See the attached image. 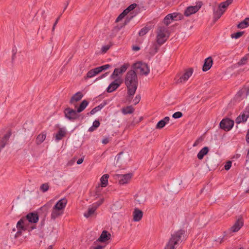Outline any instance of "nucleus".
Here are the masks:
<instances>
[{"label": "nucleus", "instance_id": "obj_3", "mask_svg": "<svg viewBox=\"0 0 249 249\" xmlns=\"http://www.w3.org/2000/svg\"><path fill=\"white\" fill-rule=\"evenodd\" d=\"M67 202L66 198L60 199L53 208L51 218H56L61 216L64 213Z\"/></svg>", "mask_w": 249, "mask_h": 249}, {"label": "nucleus", "instance_id": "obj_43", "mask_svg": "<svg viewBox=\"0 0 249 249\" xmlns=\"http://www.w3.org/2000/svg\"><path fill=\"white\" fill-rule=\"evenodd\" d=\"M127 13L124 11V10L117 17L116 19V22H118L121 20L126 15H127Z\"/></svg>", "mask_w": 249, "mask_h": 249}, {"label": "nucleus", "instance_id": "obj_41", "mask_svg": "<svg viewBox=\"0 0 249 249\" xmlns=\"http://www.w3.org/2000/svg\"><path fill=\"white\" fill-rule=\"evenodd\" d=\"M121 73L120 72H119V69L116 68L114 69L113 73L111 74L110 77L111 79H116L118 78L117 77Z\"/></svg>", "mask_w": 249, "mask_h": 249}, {"label": "nucleus", "instance_id": "obj_55", "mask_svg": "<svg viewBox=\"0 0 249 249\" xmlns=\"http://www.w3.org/2000/svg\"><path fill=\"white\" fill-rule=\"evenodd\" d=\"M104 246H101V245H98L95 247H91L90 248V249H104Z\"/></svg>", "mask_w": 249, "mask_h": 249}, {"label": "nucleus", "instance_id": "obj_21", "mask_svg": "<svg viewBox=\"0 0 249 249\" xmlns=\"http://www.w3.org/2000/svg\"><path fill=\"white\" fill-rule=\"evenodd\" d=\"M170 118L168 116L164 117L163 119L160 121L157 124L156 128L157 129H161L165 125L169 123Z\"/></svg>", "mask_w": 249, "mask_h": 249}, {"label": "nucleus", "instance_id": "obj_56", "mask_svg": "<svg viewBox=\"0 0 249 249\" xmlns=\"http://www.w3.org/2000/svg\"><path fill=\"white\" fill-rule=\"evenodd\" d=\"M62 15V14L60 15V16L56 19L55 22H54V23L53 24V28H52V31H53L54 29H55V26L56 25V24H57L59 20V18H60V17L61 16V15Z\"/></svg>", "mask_w": 249, "mask_h": 249}, {"label": "nucleus", "instance_id": "obj_61", "mask_svg": "<svg viewBox=\"0 0 249 249\" xmlns=\"http://www.w3.org/2000/svg\"><path fill=\"white\" fill-rule=\"evenodd\" d=\"M233 1V0H227L225 2V3H226L228 6H229L230 4H231Z\"/></svg>", "mask_w": 249, "mask_h": 249}, {"label": "nucleus", "instance_id": "obj_20", "mask_svg": "<svg viewBox=\"0 0 249 249\" xmlns=\"http://www.w3.org/2000/svg\"><path fill=\"white\" fill-rule=\"evenodd\" d=\"M161 46V45H160L157 42H153V43H152L151 45L150 46V47L149 48V51H148V53L151 55H155L158 52L160 47Z\"/></svg>", "mask_w": 249, "mask_h": 249}, {"label": "nucleus", "instance_id": "obj_18", "mask_svg": "<svg viewBox=\"0 0 249 249\" xmlns=\"http://www.w3.org/2000/svg\"><path fill=\"white\" fill-rule=\"evenodd\" d=\"M213 61L211 57H209L205 59L204 63L202 68L203 71H207L209 70L212 66Z\"/></svg>", "mask_w": 249, "mask_h": 249}, {"label": "nucleus", "instance_id": "obj_32", "mask_svg": "<svg viewBox=\"0 0 249 249\" xmlns=\"http://www.w3.org/2000/svg\"><path fill=\"white\" fill-rule=\"evenodd\" d=\"M143 216L142 212L138 208L135 209L133 212V218H142Z\"/></svg>", "mask_w": 249, "mask_h": 249}, {"label": "nucleus", "instance_id": "obj_47", "mask_svg": "<svg viewBox=\"0 0 249 249\" xmlns=\"http://www.w3.org/2000/svg\"><path fill=\"white\" fill-rule=\"evenodd\" d=\"M231 166V161H228L226 162V164L224 166V168L226 170H229Z\"/></svg>", "mask_w": 249, "mask_h": 249}, {"label": "nucleus", "instance_id": "obj_59", "mask_svg": "<svg viewBox=\"0 0 249 249\" xmlns=\"http://www.w3.org/2000/svg\"><path fill=\"white\" fill-rule=\"evenodd\" d=\"M107 74H108V73L106 72V73L102 74L101 76H100L98 78H97L96 80H97V79H102V78L105 77L106 76H107Z\"/></svg>", "mask_w": 249, "mask_h": 249}, {"label": "nucleus", "instance_id": "obj_28", "mask_svg": "<svg viewBox=\"0 0 249 249\" xmlns=\"http://www.w3.org/2000/svg\"><path fill=\"white\" fill-rule=\"evenodd\" d=\"M89 105V102L86 100H84L80 104L79 107L77 109V112H81L83 111Z\"/></svg>", "mask_w": 249, "mask_h": 249}, {"label": "nucleus", "instance_id": "obj_1", "mask_svg": "<svg viewBox=\"0 0 249 249\" xmlns=\"http://www.w3.org/2000/svg\"><path fill=\"white\" fill-rule=\"evenodd\" d=\"M124 83L127 88V100L131 102L138 86L137 75L134 70H130L126 73Z\"/></svg>", "mask_w": 249, "mask_h": 249}, {"label": "nucleus", "instance_id": "obj_60", "mask_svg": "<svg viewBox=\"0 0 249 249\" xmlns=\"http://www.w3.org/2000/svg\"><path fill=\"white\" fill-rule=\"evenodd\" d=\"M108 142H109V140H108V139L107 138L104 139L102 141V143L105 144H107Z\"/></svg>", "mask_w": 249, "mask_h": 249}, {"label": "nucleus", "instance_id": "obj_34", "mask_svg": "<svg viewBox=\"0 0 249 249\" xmlns=\"http://www.w3.org/2000/svg\"><path fill=\"white\" fill-rule=\"evenodd\" d=\"M21 218H38V215L36 212L29 213L25 216H22Z\"/></svg>", "mask_w": 249, "mask_h": 249}, {"label": "nucleus", "instance_id": "obj_45", "mask_svg": "<svg viewBox=\"0 0 249 249\" xmlns=\"http://www.w3.org/2000/svg\"><path fill=\"white\" fill-rule=\"evenodd\" d=\"M141 100V95L140 94H137L135 97L134 99L133 100V103L134 105H136L139 103Z\"/></svg>", "mask_w": 249, "mask_h": 249}, {"label": "nucleus", "instance_id": "obj_5", "mask_svg": "<svg viewBox=\"0 0 249 249\" xmlns=\"http://www.w3.org/2000/svg\"><path fill=\"white\" fill-rule=\"evenodd\" d=\"M134 68L136 71L141 75H147L150 71L147 64L142 62L135 63L134 65Z\"/></svg>", "mask_w": 249, "mask_h": 249}, {"label": "nucleus", "instance_id": "obj_44", "mask_svg": "<svg viewBox=\"0 0 249 249\" xmlns=\"http://www.w3.org/2000/svg\"><path fill=\"white\" fill-rule=\"evenodd\" d=\"M228 7V5L225 2H221L218 5V8L222 11H225V9Z\"/></svg>", "mask_w": 249, "mask_h": 249}, {"label": "nucleus", "instance_id": "obj_17", "mask_svg": "<svg viewBox=\"0 0 249 249\" xmlns=\"http://www.w3.org/2000/svg\"><path fill=\"white\" fill-rule=\"evenodd\" d=\"M111 234L107 231H103L99 237L97 239V241L100 242H106L110 239Z\"/></svg>", "mask_w": 249, "mask_h": 249}, {"label": "nucleus", "instance_id": "obj_9", "mask_svg": "<svg viewBox=\"0 0 249 249\" xmlns=\"http://www.w3.org/2000/svg\"><path fill=\"white\" fill-rule=\"evenodd\" d=\"M17 231L13 235L15 238H17L22 235V231L27 230L28 228L25 226L23 219H20L17 224Z\"/></svg>", "mask_w": 249, "mask_h": 249}, {"label": "nucleus", "instance_id": "obj_23", "mask_svg": "<svg viewBox=\"0 0 249 249\" xmlns=\"http://www.w3.org/2000/svg\"><path fill=\"white\" fill-rule=\"evenodd\" d=\"M135 200L139 204L144 203L146 200L145 194L142 193L137 194Z\"/></svg>", "mask_w": 249, "mask_h": 249}, {"label": "nucleus", "instance_id": "obj_24", "mask_svg": "<svg viewBox=\"0 0 249 249\" xmlns=\"http://www.w3.org/2000/svg\"><path fill=\"white\" fill-rule=\"evenodd\" d=\"M97 206H95L93 204L88 208L87 213H84L85 216L88 217L92 216L95 213L97 209Z\"/></svg>", "mask_w": 249, "mask_h": 249}, {"label": "nucleus", "instance_id": "obj_39", "mask_svg": "<svg viewBox=\"0 0 249 249\" xmlns=\"http://www.w3.org/2000/svg\"><path fill=\"white\" fill-rule=\"evenodd\" d=\"M244 32L240 31V32H238L237 33L232 34L231 35V37L232 38L238 39L239 37H240L241 36H243V35L244 34Z\"/></svg>", "mask_w": 249, "mask_h": 249}, {"label": "nucleus", "instance_id": "obj_58", "mask_svg": "<svg viewBox=\"0 0 249 249\" xmlns=\"http://www.w3.org/2000/svg\"><path fill=\"white\" fill-rule=\"evenodd\" d=\"M83 160H84V158H81L77 160V164H81L83 162Z\"/></svg>", "mask_w": 249, "mask_h": 249}, {"label": "nucleus", "instance_id": "obj_46", "mask_svg": "<svg viewBox=\"0 0 249 249\" xmlns=\"http://www.w3.org/2000/svg\"><path fill=\"white\" fill-rule=\"evenodd\" d=\"M182 116V113L181 112L178 111L174 113L173 115V117L175 119H178L181 117Z\"/></svg>", "mask_w": 249, "mask_h": 249}, {"label": "nucleus", "instance_id": "obj_37", "mask_svg": "<svg viewBox=\"0 0 249 249\" xmlns=\"http://www.w3.org/2000/svg\"><path fill=\"white\" fill-rule=\"evenodd\" d=\"M49 189V185L48 183L42 184L40 187V190L43 193L47 192Z\"/></svg>", "mask_w": 249, "mask_h": 249}, {"label": "nucleus", "instance_id": "obj_31", "mask_svg": "<svg viewBox=\"0 0 249 249\" xmlns=\"http://www.w3.org/2000/svg\"><path fill=\"white\" fill-rule=\"evenodd\" d=\"M134 108L131 106H127L125 107H124L122 109V113L124 114H131L134 112Z\"/></svg>", "mask_w": 249, "mask_h": 249}, {"label": "nucleus", "instance_id": "obj_15", "mask_svg": "<svg viewBox=\"0 0 249 249\" xmlns=\"http://www.w3.org/2000/svg\"><path fill=\"white\" fill-rule=\"evenodd\" d=\"M132 177V174H127L119 175V183L120 184L124 185L127 183Z\"/></svg>", "mask_w": 249, "mask_h": 249}, {"label": "nucleus", "instance_id": "obj_22", "mask_svg": "<svg viewBox=\"0 0 249 249\" xmlns=\"http://www.w3.org/2000/svg\"><path fill=\"white\" fill-rule=\"evenodd\" d=\"M209 151V149L208 147L205 146L201 149L200 151L198 153L197 157L199 160H202L204 157L207 155Z\"/></svg>", "mask_w": 249, "mask_h": 249}, {"label": "nucleus", "instance_id": "obj_29", "mask_svg": "<svg viewBox=\"0 0 249 249\" xmlns=\"http://www.w3.org/2000/svg\"><path fill=\"white\" fill-rule=\"evenodd\" d=\"M249 26V18H246L243 21H241L237 25V27L240 29H244Z\"/></svg>", "mask_w": 249, "mask_h": 249}, {"label": "nucleus", "instance_id": "obj_40", "mask_svg": "<svg viewBox=\"0 0 249 249\" xmlns=\"http://www.w3.org/2000/svg\"><path fill=\"white\" fill-rule=\"evenodd\" d=\"M149 31V28L148 27H144L141 29L139 33L140 36H143L146 34Z\"/></svg>", "mask_w": 249, "mask_h": 249}, {"label": "nucleus", "instance_id": "obj_50", "mask_svg": "<svg viewBox=\"0 0 249 249\" xmlns=\"http://www.w3.org/2000/svg\"><path fill=\"white\" fill-rule=\"evenodd\" d=\"M103 201H104V199L102 198V199H100L97 202L93 203V204L95 206H97V208H98L100 205H101L103 203Z\"/></svg>", "mask_w": 249, "mask_h": 249}, {"label": "nucleus", "instance_id": "obj_12", "mask_svg": "<svg viewBox=\"0 0 249 249\" xmlns=\"http://www.w3.org/2000/svg\"><path fill=\"white\" fill-rule=\"evenodd\" d=\"M112 81L107 88L106 91L108 93H111L117 89L121 85L122 81L120 78L114 79Z\"/></svg>", "mask_w": 249, "mask_h": 249}, {"label": "nucleus", "instance_id": "obj_38", "mask_svg": "<svg viewBox=\"0 0 249 249\" xmlns=\"http://www.w3.org/2000/svg\"><path fill=\"white\" fill-rule=\"evenodd\" d=\"M248 58L246 56L243 57L237 63L238 66H241L245 65L248 62Z\"/></svg>", "mask_w": 249, "mask_h": 249}, {"label": "nucleus", "instance_id": "obj_54", "mask_svg": "<svg viewBox=\"0 0 249 249\" xmlns=\"http://www.w3.org/2000/svg\"><path fill=\"white\" fill-rule=\"evenodd\" d=\"M110 47L108 45L104 46L102 48V51L104 53H106L108 50H109Z\"/></svg>", "mask_w": 249, "mask_h": 249}, {"label": "nucleus", "instance_id": "obj_52", "mask_svg": "<svg viewBox=\"0 0 249 249\" xmlns=\"http://www.w3.org/2000/svg\"><path fill=\"white\" fill-rule=\"evenodd\" d=\"M100 122L98 120H95L93 122L92 125L94 127V128H97L100 125Z\"/></svg>", "mask_w": 249, "mask_h": 249}, {"label": "nucleus", "instance_id": "obj_25", "mask_svg": "<svg viewBox=\"0 0 249 249\" xmlns=\"http://www.w3.org/2000/svg\"><path fill=\"white\" fill-rule=\"evenodd\" d=\"M83 96V95L82 93L80 91H78L72 96L70 102L72 103L74 101L77 102L80 100L82 98Z\"/></svg>", "mask_w": 249, "mask_h": 249}, {"label": "nucleus", "instance_id": "obj_7", "mask_svg": "<svg viewBox=\"0 0 249 249\" xmlns=\"http://www.w3.org/2000/svg\"><path fill=\"white\" fill-rule=\"evenodd\" d=\"M182 15L178 13H173L168 14L163 19V23L166 25H169L173 20H180Z\"/></svg>", "mask_w": 249, "mask_h": 249}, {"label": "nucleus", "instance_id": "obj_27", "mask_svg": "<svg viewBox=\"0 0 249 249\" xmlns=\"http://www.w3.org/2000/svg\"><path fill=\"white\" fill-rule=\"evenodd\" d=\"M108 178L109 175L108 174H105L101 178L100 182L101 187H105L107 185Z\"/></svg>", "mask_w": 249, "mask_h": 249}, {"label": "nucleus", "instance_id": "obj_36", "mask_svg": "<svg viewBox=\"0 0 249 249\" xmlns=\"http://www.w3.org/2000/svg\"><path fill=\"white\" fill-rule=\"evenodd\" d=\"M129 66V65L128 63H125L121 66L120 68L117 69H119V72L122 74L126 71Z\"/></svg>", "mask_w": 249, "mask_h": 249}, {"label": "nucleus", "instance_id": "obj_57", "mask_svg": "<svg viewBox=\"0 0 249 249\" xmlns=\"http://www.w3.org/2000/svg\"><path fill=\"white\" fill-rule=\"evenodd\" d=\"M246 142H247V143L249 144V129L248 130V131L247 132L246 137Z\"/></svg>", "mask_w": 249, "mask_h": 249}, {"label": "nucleus", "instance_id": "obj_10", "mask_svg": "<svg viewBox=\"0 0 249 249\" xmlns=\"http://www.w3.org/2000/svg\"><path fill=\"white\" fill-rule=\"evenodd\" d=\"M77 110H75L70 107L67 108L64 110L65 117L70 120H75L79 117Z\"/></svg>", "mask_w": 249, "mask_h": 249}, {"label": "nucleus", "instance_id": "obj_2", "mask_svg": "<svg viewBox=\"0 0 249 249\" xmlns=\"http://www.w3.org/2000/svg\"><path fill=\"white\" fill-rule=\"evenodd\" d=\"M186 231L179 230L171 235V237L164 249H175V246L181 242V238L184 236Z\"/></svg>", "mask_w": 249, "mask_h": 249}, {"label": "nucleus", "instance_id": "obj_26", "mask_svg": "<svg viewBox=\"0 0 249 249\" xmlns=\"http://www.w3.org/2000/svg\"><path fill=\"white\" fill-rule=\"evenodd\" d=\"M224 11H222L220 9L218 8V9L215 10L214 9H213V19L215 21L217 20L220 18L222 16V15L224 14Z\"/></svg>", "mask_w": 249, "mask_h": 249}, {"label": "nucleus", "instance_id": "obj_30", "mask_svg": "<svg viewBox=\"0 0 249 249\" xmlns=\"http://www.w3.org/2000/svg\"><path fill=\"white\" fill-rule=\"evenodd\" d=\"M106 105V103H102L100 104L99 106L93 108L90 112L91 115H93L97 112L100 111L101 109H102Z\"/></svg>", "mask_w": 249, "mask_h": 249}, {"label": "nucleus", "instance_id": "obj_53", "mask_svg": "<svg viewBox=\"0 0 249 249\" xmlns=\"http://www.w3.org/2000/svg\"><path fill=\"white\" fill-rule=\"evenodd\" d=\"M27 220H29V222L31 223V224H35L38 221L39 219H26Z\"/></svg>", "mask_w": 249, "mask_h": 249}, {"label": "nucleus", "instance_id": "obj_35", "mask_svg": "<svg viewBox=\"0 0 249 249\" xmlns=\"http://www.w3.org/2000/svg\"><path fill=\"white\" fill-rule=\"evenodd\" d=\"M129 66V65L128 63H125L121 66L120 68L117 69H119V72L122 74L126 71Z\"/></svg>", "mask_w": 249, "mask_h": 249}, {"label": "nucleus", "instance_id": "obj_6", "mask_svg": "<svg viewBox=\"0 0 249 249\" xmlns=\"http://www.w3.org/2000/svg\"><path fill=\"white\" fill-rule=\"evenodd\" d=\"M110 67L111 66L109 64H106L102 66L92 69L88 72L87 77L88 78H92L102 71L106 70Z\"/></svg>", "mask_w": 249, "mask_h": 249}, {"label": "nucleus", "instance_id": "obj_48", "mask_svg": "<svg viewBox=\"0 0 249 249\" xmlns=\"http://www.w3.org/2000/svg\"><path fill=\"white\" fill-rule=\"evenodd\" d=\"M203 219H198L197 220V224L199 225V226L201 228L203 227V226H204L206 223H207V222H203V223L202 224V222L200 221V220H203Z\"/></svg>", "mask_w": 249, "mask_h": 249}, {"label": "nucleus", "instance_id": "obj_42", "mask_svg": "<svg viewBox=\"0 0 249 249\" xmlns=\"http://www.w3.org/2000/svg\"><path fill=\"white\" fill-rule=\"evenodd\" d=\"M137 6V4L136 3H133L130 5L126 9L124 10V11L127 14H128L130 12L134 10Z\"/></svg>", "mask_w": 249, "mask_h": 249}, {"label": "nucleus", "instance_id": "obj_4", "mask_svg": "<svg viewBox=\"0 0 249 249\" xmlns=\"http://www.w3.org/2000/svg\"><path fill=\"white\" fill-rule=\"evenodd\" d=\"M169 33L168 28L163 26H159L156 31V42L160 45L163 44L168 39Z\"/></svg>", "mask_w": 249, "mask_h": 249}, {"label": "nucleus", "instance_id": "obj_62", "mask_svg": "<svg viewBox=\"0 0 249 249\" xmlns=\"http://www.w3.org/2000/svg\"><path fill=\"white\" fill-rule=\"evenodd\" d=\"M96 128H94V127L92 125L91 127H90L89 129V132H92Z\"/></svg>", "mask_w": 249, "mask_h": 249}, {"label": "nucleus", "instance_id": "obj_14", "mask_svg": "<svg viewBox=\"0 0 249 249\" xmlns=\"http://www.w3.org/2000/svg\"><path fill=\"white\" fill-rule=\"evenodd\" d=\"M193 71V69L191 68L186 69L184 73L183 74V75L181 76H180L179 79L178 80V82L182 83L188 80V79L192 75Z\"/></svg>", "mask_w": 249, "mask_h": 249}, {"label": "nucleus", "instance_id": "obj_33", "mask_svg": "<svg viewBox=\"0 0 249 249\" xmlns=\"http://www.w3.org/2000/svg\"><path fill=\"white\" fill-rule=\"evenodd\" d=\"M46 137V134L42 133V134H39L36 138V143L39 144H40L41 143H42L45 140Z\"/></svg>", "mask_w": 249, "mask_h": 249}, {"label": "nucleus", "instance_id": "obj_63", "mask_svg": "<svg viewBox=\"0 0 249 249\" xmlns=\"http://www.w3.org/2000/svg\"><path fill=\"white\" fill-rule=\"evenodd\" d=\"M140 47L138 46H134L133 47V50L135 51H139L140 50Z\"/></svg>", "mask_w": 249, "mask_h": 249}, {"label": "nucleus", "instance_id": "obj_49", "mask_svg": "<svg viewBox=\"0 0 249 249\" xmlns=\"http://www.w3.org/2000/svg\"><path fill=\"white\" fill-rule=\"evenodd\" d=\"M202 141V139L201 138L197 139L194 143L193 146L196 147L198 145V144Z\"/></svg>", "mask_w": 249, "mask_h": 249}, {"label": "nucleus", "instance_id": "obj_19", "mask_svg": "<svg viewBox=\"0 0 249 249\" xmlns=\"http://www.w3.org/2000/svg\"><path fill=\"white\" fill-rule=\"evenodd\" d=\"M67 133V131L65 128L62 127L59 129L58 132L55 134V141L58 142L61 140L64 137Z\"/></svg>", "mask_w": 249, "mask_h": 249}, {"label": "nucleus", "instance_id": "obj_8", "mask_svg": "<svg viewBox=\"0 0 249 249\" xmlns=\"http://www.w3.org/2000/svg\"><path fill=\"white\" fill-rule=\"evenodd\" d=\"M234 121L229 118H225L220 122V127L226 131H230L234 125Z\"/></svg>", "mask_w": 249, "mask_h": 249}, {"label": "nucleus", "instance_id": "obj_16", "mask_svg": "<svg viewBox=\"0 0 249 249\" xmlns=\"http://www.w3.org/2000/svg\"><path fill=\"white\" fill-rule=\"evenodd\" d=\"M243 219H237L234 225L231 227V231L235 232L238 231L243 226Z\"/></svg>", "mask_w": 249, "mask_h": 249}, {"label": "nucleus", "instance_id": "obj_13", "mask_svg": "<svg viewBox=\"0 0 249 249\" xmlns=\"http://www.w3.org/2000/svg\"><path fill=\"white\" fill-rule=\"evenodd\" d=\"M201 7L200 2L197 3L195 6L188 7L184 11V14L186 17H189L197 12Z\"/></svg>", "mask_w": 249, "mask_h": 249}, {"label": "nucleus", "instance_id": "obj_51", "mask_svg": "<svg viewBox=\"0 0 249 249\" xmlns=\"http://www.w3.org/2000/svg\"><path fill=\"white\" fill-rule=\"evenodd\" d=\"M103 201H104V199L102 198V199H100L97 202L93 203V204L95 206H97V208H98L100 205H101L103 203Z\"/></svg>", "mask_w": 249, "mask_h": 249}, {"label": "nucleus", "instance_id": "obj_64", "mask_svg": "<svg viewBox=\"0 0 249 249\" xmlns=\"http://www.w3.org/2000/svg\"><path fill=\"white\" fill-rule=\"evenodd\" d=\"M68 5H69V2H67L66 4V5L65 6V7H64L63 12H64L65 11V10L67 9Z\"/></svg>", "mask_w": 249, "mask_h": 249}, {"label": "nucleus", "instance_id": "obj_11", "mask_svg": "<svg viewBox=\"0 0 249 249\" xmlns=\"http://www.w3.org/2000/svg\"><path fill=\"white\" fill-rule=\"evenodd\" d=\"M249 118V106H247L240 115L238 116L235 120L237 124L246 122Z\"/></svg>", "mask_w": 249, "mask_h": 249}]
</instances>
